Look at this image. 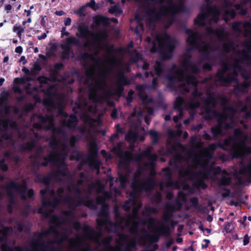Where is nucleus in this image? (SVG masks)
Masks as SVG:
<instances>
[{
	"instance_id": "obj_24",
	"label": "nucleus",
	"mask_w": 251,
	"mask_h": 251,
	"mask_svg": "<svg viewBox=\"0 0 251 251\" xmlns=\"http://www.w3.org/2000/svg\"><path fill=\"white\" fill-rule=\"evenodd\" d=\"M34 175L35 176V182L43 184L46 186L49 185L52 180L51 176L52 174L49 173L47 176L44 177H41L39 173L37 172L34 173Z\"/></svg>"
},
{
	"instance_id": "obj_61",
	"label": "nucleus",
	"mask_w": 251,
	"mask_h": 251,
	"mask_svg": "<svg viewBox=\"0 0 251 251\" xmlns=\"http://www.w3.org/2000/svg\"><path fill=\"white\" fill-rule=\"evenodd\" d=\"M225 73H224V72L221 69L218 70L215 74V77L217 78V81L221 82L225 77Z\"/></svg>"
},
{
	"instance_id": "obj_5",
	"label": "nucleus",
	"mask_w": 251,
	"mask_h": 251,
	"mask_svg": "<svg viewBox=\"0 0 251 251\" xmlns=\"http://www.w3.org/2000/svg\"><path fill=\"white\" fill-rule=\"evenodd\" d=\"M77 31L78 33L76 34L77 37H80L82 39H88L89 37H92L91 41L93 45H99L102 41L106 40L108 37L106 33L104 31L95 33L90 30L88 25L84 23L78 25Z\"/></svg>"
},
{
	"instance_id": "obj_37",
	"label": "nucleus",
	"mask_w": 251,
	"mask_h": 251,
	"mask_svg": "<svg viewBox=\"0 0 251 251\" xmlns=\"http://www.w3.org/2000/svg\"><path fill=\"white\" fill-rule=\"evenodd\" d=\"M211 50V47L208 44H205L204 46L202 47L201 52L203 56V59L204 60H209V54Z\"/></svg>"
},
{
	"instance_id": "obj_42",
	"label": "nucleus",
	"mask_w": 251,
	"mask_h": 251,
	"mask_svg": "<svg viewBox=\"0 0 251 251\" xmlns=\"http://www.w3.org/2000/svg\"><path fill=\"white\" fill-rule=\"evenodd\" d=\"M233 82L238 83V78H236L235 77H232V75L231 74H228L226 76H225V77L223 78V79L222 80L221 82L226 84L229 85L231 84Z\"/></svg>"
},
{
	"instance_id": "obj_39",
	"label": "nucleus",
	"mask_w": 251,
	"mask_h": 251,
	"mask_svg": "<svg viewBox=\"0 0 251 251\" xmlns=\"http://www.w3.org/2000/svg\"><path fill=\"white\" fill-rule=\"evenodd\" d=\"M94 22L97 25H99L100 24H102L103 25H108L109 18L102 15H97L94 19Z\"/></svg>"
},
{
	"instance_id": "obj_19",
	"label": "nucleus",
	"mask_w": 251,
	"mask_h": 251,
	"mask_svg": "<svg viewBox=\"0 0 251 251\" xmlns=\"http://www.w3.org/2000/svg\"><path fill=\"white\" fill-rule=\"evenodd\" d=\"M155 174H153L152 177H150L141 183H137L139 188L143 191L149 192L151 191L156 185V180L154 177Z\"/></svg>"
},
{
	"instance_id": "obj_14",
	"label": "nucleus",
	"mask_w": 251,
	"mask_h": 251,
	"mask_svg": "<svg viewBox=\"0 0 251 251\" xmlns=\"http://www.w3.org/2000/svg\"><path fill=\"white\" fill-rule=\"evenodd\" d=\"M111 151L117 156L121 158L123 160L124 164L127 165L133 162L134 154L129 151H126L123 153L122 149H119L116 147H113Z\"/></svg>"
},
{
	"instance_id": "obj_41",
	"label": "nucleus",
	"mask_w": 251,
	"mask_h": 251,
	"mask_svg": "<svg viewBox=\"0 0 251 251\" xmlns=\"http://www.w3.org/2000/svg\"><path fill=\"white\" fill-rule=\"evenodd\" d=\"M168 74L171 73L177 75L182 74L184 71L181 67H178L176 64H173L171 68L168 70Z\"/></svg>"
},
{
	"instance_id": "obj_31",
	"label": "nucleus",
	"mask_w": 251,
	"mask_h": 251,
	"mask_svg": "<svg viewBox=\"0 0 251 251\" xmlns=\"http://www.w3.org/2000/svg\"><path fill=\"white\" fill-rule=\"evenodd\" d=\"M113 238L110 235L105 237L101 241L102 245L104 246V248L100 251H109V249H114V247L111 245V242Z\"/></svg>"
},
{
	"instance_id": "obj_17",
	"label": "nucleus",
	"mask_w": 251,
	"mask_h": 251,
	"mask_svg": "<svg viewBox=\"0 0 251 251\" xmlns=\"http://www.w3.org/2000/svg\"><path fill=\"white\" fill-rule=\"evenodd\" d=\"M74 228L77 230H80L82 229L84 231L86 232V233L85 236L87 239H92V234L95 233L98 237H100L101 235L100 231L99 232H96L95 231L92 230L91 227L89 225H84L82 227L81 225L80 222L76 221L73 224Z\"/></svg>"
},
{
	"instance_id": "obj_11",
	"label": "nucleus",
	"mask_w": 251,
	"mask_h": 251,
	"mask_svg": "<svg viewBox=\"0 0 251 251\" xmlns=\"http://www.w3.org/2000/svg\"><path fill=\"white\" fill-rule=\"evenodd\" d=\"M185 33L188 35L186 41V43L190 47V48L187 49V51H190L194 49H199V39L200 37L199 33L197 31H193L189 28H186Z\"/></svg>"
},
{
	"instance_id": "obj_54",
	"label": "nucleus",
	"mask_w": 251,
	"mask_h": 251,
	"mask_svg": "<svg viewBox=\"0 0 251 251\" xmlns=\"http://www.w3.org/2000/svg\"><path fill=\"white\" fill-rule=\"evenodd\" d=\"M139 137V134L137 132H131L128 133L126 136V139L129 141L135 142L137 140Z\"/></svg>"
},
{
	"instance_id": "obj_53",
	"label": "nucleus",
	"mask_w": 251,
	"mask_h": 251,
	"mask_svg": "<svg viewBox=\"0 0 251 251\" xmlns=\"http://www.w3.org/2000/svg\"><path fill=\"white\" fill-rule=\"evenodd\" d=\"M38 120L41 122V124H46L49 122L50 120H51L52 118V115H46L45 116H43L41 114H39L37 117Z\"/></svg>"
},
{
	"instance_id": "obj_49",
	"label": "nucleus",
	"mask_w": 251,
	"mask_h": 251,
	"mask_svg": "<svg viewBox=\"0 0 251 251\" xmlns=\"http://www.w3.org/2000/svg\"><path fill=\"white\" fill-rule=\"evenodd\" d=\"M136 241L135 240H130L126 244L125 248L122 249L123 251H133L136 248Z\"/></svg>"
},
{
	"instance_id": "obj_23",
	"label": "nucleus",
	"mask_w": 251,
	"mask_h": 251,
	"mask_svg": "<svg viewBox=\"0 0 251 251\" xmlns=\"http://www.w3.org/2000/svg\"><path fill=\"white\" fill-rule=\"evenodd\" d=\"M78 124V119L75 114H71L69 115V119L63 121V125L67 127L70 129H75Z\"/></svg>"
},
{
	"instance_id": "obj_47",
	"label": "nucleus",
	"mask_w": 251,
	"mask_h": 251,
	"mask_svg": "<svg viewBox=\"0 0 251 251\" xmlns=\"http://www.w3.org/2000/svg\"><path fill=\"white\" fill-rule=\"evenodd\" d=\"M210 12L212 15L213 20L215 21H218L220 13L218 8L216 6L211 5V7L210 8Z\"/></svg>"
},
{
	"instance_id": "obj_55",
	"label": "nucleus",
	"mask_w": 251,
	"mask_h": 251,
	"mask_svg": "<svg viewBox=\"0 0 251 251\" xmlns=\"http://www.w3.org/2000/svg\"><path fill=\"white\" fill-rule=\"evenodd\" d=\"M25 27H21V26H18L17 25H14L13 28V31L17 33V36L21 38L22 33L24 32Z\"/></svg>"
},
{
	"instance_id": "obj_36",
	"label": "nucleus",
	"mask_w": 251,
	"mask_h": 251,
	"mask_svg": "<svg viewBox=\"0 0 251 251\" xmlns=\"http://www.w3.org/2000/svg\"><path fill=\"white\" fill-rule=\"evenodd\" d=\"M130 55L131 56L130 62L133 63H137L142 58V54L136 50H134L133 51H131Z\"/></svg>"
},
{
	"instance_id": "obj_45",
	"label": "nucleus",
	"mask_w": 251,
	"mask_h": 251,
	"mask_svg": "<svg viewBox=\"0 0 251 251\" xmlns=\"http://www.w3.org/2000/svg\"><path fill=\"white\" fill-rule=\"evenodd\" d=\"M42 70L41 66L39 62H35L31 69V76H36Z\"/></svg>"
},
{
	"instance_id": "obj_44",
	"label": "nucleus",
	"mask_w": 251,
	"mask_h": 251,
	"mask_svg": "<svg viewBox=\"0 0 251 251\" xmlns=\"http://www.w3.org/2000/svg\"><path fill=\"white\" fill-rule=\"evenodd\" d=\"M46 218H50V223L55 224L57 226H58L60 225V221L62 219V217L56 215L51 214L50 213V216L47 217Z\"/></svg>"
},
{
	"instance_id": "obj_13",
	"label": "nucleus",
	"mask_w": 251,
	"mask_h": 251,
	"mask_svg": "<svg viewBox=\"0 0 251 251\" xmlns=\"http://www.w3.org/2000/svg\"><path fill=\"white\" fill-rule=\"evenodd\" d=\"M7 190V195L9 198L14 197V195L12 190H14L20 194L25 193L27 190V186L25 185H21L14 181H12L8 185L4 186Z\"/></svg>"
},
{
	"instance_id": "obj_50",
	"label": "nucleus",
	"mask_w": 251,
	"mask_h": 251,
	"mask_svg": "<svg viewBox=\"0 0 251 251\" xmlns=\"http://www.w3.org/2000/svg\"><path fill=\"white\" fill-rule=\"evenodd\" d=\"M84 205L90 209H96L97 208V205L94 201L89 197L84 200Z\"/></svg>"
},
{
	"instance_id": "obj_60",
	"label": "nucleus",
	"mask_w": 251,
	"mask_h": 251,
	"mask_svg": "<svg viewBox=\"0 0 251 251\" xmlns=\"http://www.w3.org/2000/svg\"><path fill=\"white\" fill-rule=\"evenodd\" d=\"M119 240L117 241V243L120 244V242H125L128 241L129 236L125 233H121L118 235Z\"/></svg>"
},
{
	"instance_id": "obj_40",
	"label": "nucleus",
	"mask_w": 251,
	"mask_h": 251,
	"mask_svg": "<svg viewBox=\"0 0 251 251\" xmlns=\"http://www.w3.org/2000/svg\"><path fill=\"white\" fill-rule=\"evenodd\" d=\"M223 126L219 125L218 124L217 125L213 126L211 128V132L212 133L214 138L217 137L219 135L222 134Z\"/></svg>"
},
{
	"instance_id": "obj_35",
	"label": "nucleus",
	"mask_w": 251,
	"mask_h": 251,
	"mask_svg": "<svg viewBox=\"0 0 251 251\" xmlns=\"http://www.w3.org/2000/svg\"><path fill=\"white\" fill-rule=\"evenodd\" d=\"M148 134L151 137L152 144H157L159 142L160 138V135L159 133L154 130L151 129L148 131Z\"/></svg>"
},
{
	"instance_id": "obj_7",
	"label": "nucleus",
	"mask_w": 251,
	"mask_h": 251,
	"mask_svg": "<svg viewBox=\"0 0 251 251\" xmlns=\"http://www.w3.org/2000/svg\"><path fill=\"white\" fill-rule=\"evenodd\" d=\"M167 80V86L169 89H173L175 87V84L178 82H182L185 81L187 84H192L196 87L198 82L195 76L192 75H184V73L179 75H175L171 73L167 74L165 76Z\"/></svg>"
},
{
	"instance_id": "obj_34",
	"label": "nucleus",
	"mask_w": 251,
	"mask_h": 251,
	"mask_svg": "<svg viewBox=\"0 0 251 251\" xmlns=\"http://www.w3.org/2000/svg\"><path fill=\"white\" fill-rule=\"evenodd\" d=\"M182 207V203L178 198L176 199L173 204L169 205L168 207L172 212L180 210Z\"/></svg>"
},
{
	"instance_id": "obj_38",
	"label": "nucleus",
	"mask_w": 251,
	"mask_h": 251,
	"mask_svg": "<svg viewBox=\"0 0 251 251\" xmlns=\"http://www.w3.org/2000/svg\"><path fill=\"white\" fill-rule=\"evenodd\" d=\"M112 198V194L107 191H104L102 196H99L96 198V200L98 203H102L106 200L111 199Z\"/></svg>"
},
{
	"instance_id": "obj_58",
	"label": "nucleus",
	"mask_w": 251,
	"mask_h": 251,
	"mask_svg": "<svg viewBox=\"0 0 251 251\" xmlns=\"http://www.w3.org/2000/svg\"><path fill=\"white\" fill-rule=\"evenodd\" d=\"M130 232L131 234H138L139 232V225L136 221H133L130 228Z\"/></svg>"
},
{
	"instance_id": "obj_6",
	"label": "nucleus",
	"mask_w": 251,
	"mask_h": 251,
	"mask_svg": "<svg viewBox=\"0 0 251 251\" xmlns=\"http://www.w3.org/2000/svg\"><path fill=\"white\" fill-rule=\"evenodd\" d=\"M219 100L221 101V104L223 105L228 102V99L225 96L219 95L215 97L211 93L207 94V97L203 101V109L205 114L208 115L205 118L206 119L211 120L212 117L210 116V114L215 115L216 111L212 108L217 106Z\"/></svg>"
},
{
	"instance_id": "obj_30",
	"label": "nucleus",
	"mask_w": 251,
	"mask_h": 251,
	"mask_svg": "<svg viewBox=\"0 0 251 251\" xmlns=\"http://www.w3.org/2000/svg\"><path fill=\"white\" fill-rule=\"evenodd\" d=\"M226 38L225 41H226V42L224 43L222 46V50L226 53H228L232 50H234V42L230 39H227Z\"/></svg>"
},
{
	"instance_id": "obj_29",
	"label": "nucleus",
	"mask_w": 251,
	"mask_h": 251,
	"mask_svg": "<svg viewBox=\"0 0 251 251\" xmlns=\"http://www.w3.org/2000/svg\"><path fill=\"white\" fill-rule=\"evenodd\" d=\"M11 122V120L9 118H6L1 120L2 129L3 131L5 132L2 137L6 140H8L10 138V135L7 133V131L9 129V125Z\"/></svg>"
},
{
	"instance_id": "obj_3",
	"label": "nucleus",
	"mask_w": 251,
	"mask_h": 251,
	"mask_svg": "<svg viewBox=\"0 0 251 251\" xmlns=\"http://www.w3.org/2000/svg\"><path fill=\"white\" fill-rule=\"evenodd\" d=\"M218 147L224 151H229L233 158L243 156L244 151L251 149L246 145L244 141L236 142L231 136L225 138L222 143H219Z\"/></svg>"
},
{
	"instance_id": "obj_52",
	"label": "nucleus",
	"mask_w": 251,
	"mask_h": 251,
	"mask_svg": "<svg viewBox=\"0 0 251 251\" xmlns=\"http://www.w3.org/2000/svg\"><path fill=\"white\" fill-rule=\"evenodd\" d=\"M158 210L157 208L152 206L145 207L144 211L142 212L143 215H145L146 213L147 215L150 214H157Z\"/></svg>"
},
{
	"instance_id": "obj_46",
	"label": "nucleus",
	"mask_w": 251,
	"mask_h": 251,
	"mask_svg": "<svg viewBox=\"0 0 251 251\" xmlns=\"http://www.w3.org/2000/svg\"><path fill=\"white\" fill-rule=\"evenodd\" d=\"M206 18V13H200L198 14L197 18L194 20V24L199 26L201 25V24L205 20Z\"/></svg>"
},
{
	"instance_id": "obj_56",
	"label": "nucleus",
	"mask_w": 251,
	"mask_h": 251,
	"mask_svg": "<svg viewBox=\"0 0 251 251\" xmlns=\"http://www.w3.org/2000/svg\"><path fill=\"white\" fill-rule=\"evenodd\" d=\"M229 117V115L226 113L221 114L217 120L218 124L223 126L224 122Z\"/></svg>"
},
{
	"instance_id": "obj_21",
	"label": "nucleus",
	"mask_w": 251,
	"mask_h": 251,
	"mask_svg": "<svg viewBox=\"0 0 251 251\" xmlns=\"http://www.w3.org/2000/svg\"><path fill=\"white\" fill-rule=\"evenodd\" d=\"M79 46L80 41L79 40L74 36H70L66 38V43L64 45H61V48L63 49V50L71 52L72 50L71 46Z\"/></svg>"
},
{
	"instance_id": "obj_48",
	"label": "nucleus",
	"mask_w": 251,
	"mask_h": 251,
	"mask_svg": "<svg viewBox=\"0 0 251 251\" xmlns=\"http://www.w3.org/2000/svg\"><path fill=\"white\" fill-rule=\"evenodd\" d=\"M35 146L34 141L32 140L30 142H27L25 144H22L21 148L24 151H30L35 147Z\"/></svg>"
},
{
	"instance_id": "obj_18",
	"label": "nucleus",
	"mask_w": 251,
	"mask_h": 251,
	"mask_svg": "<svg viewBox=\"0 0 251 251\" xmlns=\"http://www.w3.org/2000/svg\"><path fill=\"white\" fill-rule=\"evenodd\" d=\"M184 59L181 64V67L185 69H190L193 73L197 74L199 72L196 64L191 61L192 55L190 54L185 53L183 55Z\"/></svg>"
},
{
	"instance_id": "obj_12",
	"label": "nucleus",
	"mask_w": 251,
	"mask_h": 251,
	"mask_svg": "<svg viewBox=\"0 0 251 251\" xmlns=\"http://www.w3.org/2000/svg\"><path fill=\"white\" fill-rule=\"evenodd\" d=\"M38 236L37 241H33L31 247L33 250L37 251H45L46 248L47 247L45 244V241L42 240L44 237H47L50 234V231L46 230L37 233Z\"/></svg>"
},
{
	"instance_id": "obj_9",
	"label": "nucleus",
	"mask_w": 251,
	"mask_h": 251,
	"mask_svg": "<svg viewBox=\"0 0 251 251\" xmlns=\"http://www.w3.org/2000/svg\"><path fill=\"white\" fill-rule=\"evenodd\" d=\"M99 150L97 143L95 142H91L89 144V159L88 160L90 167L100 172L101 162L96 158L98 155Z\"/></svg>"
},
{
	"instance_id": "obj_20",
	"label": "nucleus",
	"mask_w": 251,
	"mask_h": 251,
	"mask_svg": "<svg viewBox=\"0 0 251 251\" xmlns=\"http://www.w3.org/2000/svg\"><path fill=\"white\" fill-rule=\"evenodd\" d=\"M207 34L216 35L219 40L221 41L225 40L226 38L228 37V34L224 28H216L213 29L209 26L206 28Z\"/></svg>"
},
{
	"instance_id": "obj_4",
	"label": "nucleus",
	"mask_w": 251,
	"mask_h": 251,
	"mask_svg": "<svg viewBox=\"0 0 251 251\" xmlns=\"http://www.w3.org/2000/svg\"><path fill=\"white\" fill-rule=\"evenodd\" d=\"M141 223L143 225H148L151 228L153 232L152 235H148V239L151 243L158 242L160 236H168L171 233L170 228L168 225L162 224L159 227L155 226L156 220L155 218L150 217L141 219Z\"/></svg>"
},
{
	"instance_id": "obj_32",
	"label": "nucleus",
	"mask_w": 251,
	"mask_h": 251,
	"mask_svg": "<svg viewBox=\"0 0 251 251\" xmlns=\"http://www.w3.org/2000/svg\"><path fill=\"white\" fill-rule=\"evenodd\" d=\"M237 83V85L234 87V90L241 93H244L251 85V82L249 81H244L242 83L238 82Z\"/></svg>"
},
{
	"instance_id": "obj_15",
	"label": "nucleus",
	"mask_w": 251,
	"mask_h": 251,
	"mask_svg": "<svg viewBox=\"0 0 251 251\" xmlns=\"http://www.w3.org/2000/svg\"><path fill=\"white\" fill-rule=\"evenodd\" d=\"M237 53L241 55V57L239 58L235 59V63L232 65L234 70L242 71L243 70L242 66L238 63H243L244 61H246L248 63L251 62V55L245 50H238Z\"/></svg>"
},
{
	"instance_id": "obj_1",
	"label": "nucleus",
	"mask_w": 251,
	"mask_h": 251,
	"mask_svg": "<svg viewBox=\"0 0 251 251\" xmlns=\"http://www.w3.org/2000/svg\"><path fill=\"white\" fill-rule=\"evenodd\" d=\"M145 40L148 43H152L150 52L152 53H159L162 60H168L173 58L176 41L170 35L166 34L164 38L157 35L152 41L150 37L147 36Z\"/></svg>"
},
{
	"instance_id": "obj_63",
	"label": "nucleus",
	"mask_w": 251,
	"mask_h": 251,
	"mask_svg": "<svg viewBox=\"0 0 251 251\" xmlns=\"http://www.w3.org/2000/svg\"><path fill=\"white\" fill-rule=\"evenodd\" d=\"M85 6H88L94 10H97L99 9L98 5L96 3L94 0H91L89 2L87 3Z\"/></svg>"
},
{
	"instance_id": "obj_10",
	"label": "nucleus",
	"mask_w": 251,
	"mask_h": 251,
	"mask_svg": "<svg viewBox=\"0 0 251 251\" xmlns=\"http://www.w3.org/2000/svg\"><path fill=\"white\" fill-rule=\"evenodd\" d=\"M151 147H148L147 149L143 151L141 153H138L134 154L133 162H140L142 159L143 157H145L148 158L149 162L147 163L146 165L149 166L151 168H154L155 162L156 161L158 156L156 153H151Z\"/></svg>"
},
{
	"instance_id": "obj_27",
	"label": "nucleus",
	"mask_w": 251,
	"mask_h": 251,
	"mask_svg": "<svg viewBox=\"0 0 251 251\" xmlns=\"http://www.w3.org/2000/svg\"><path fill=\"white\" fill-rule=\"evenodd\" d=\"M54 154V152H51L47 156L44 157V161L42 163L40 164L38 162H36L35 161H33L32 162V164L35 166H38L47 167L48 166L50 163H53V158L51 157V155H53Z\"/></svg>"
},
{
	"instance_id": "obj_28",
	"label": "nucleus",
	"mask_w": 251,
	"mask_h": 251,
	"mask_svg": "<svg viewBox=\"0 0 251 251\" xmlns=\"http://www.w3.org/2000/svg\"><path fill=\"white\" fill-rule=\"evenodd\" d=\"M162 172L164 173V176L167 179V184L168 186H172L174 184L173 180V172L170 168L167 167L162 169Z\"/></svg>"
},
{
	"instance_id": "obj_2",
	"label": "nucleus",
	"mask_w": 251,
	"mask_h": 251,
	"mask_svg": "<svg viewBox=\"0 0 251 251\" xmlns=\"http://www.w3.org/2000/svg\"><path fill=\"white\" fill-rule=\"evenodd\" d=\"M223 173L221 168L220 166L216 167H204L202 170L198 172H193L190 168H182L178 172L179 176L181 177H185L186 179H193L195 181L193 186L197 189L201 188L206 189L207 185L205 182V180L207 178V176L213 173L214 175H218Z\"/></svg>"
},
{
	"instance_id": "obj_26",
	"label": "nucleus",
	"mask_w": 251,
	"mask_h": 251,
	"mask_svg": "<svg viewBox=\"0 0 251 251\" xmlns=\"http://www.w3.org/2000/svg\"><path fill=\"white\" fill-rule=\"evenodd\" d=\"M130 171L127 170V172L125 173H119L118 178L120 183V186L123 188H125L126 185L128 183V176Z\"/></svg>"
},
{
	"instance_id": "obj_64",
	"label": "nucleus",
	"mask_w": 251,
	"mask_h": 251,
	"mask_svg": "<svg viewBox=\"0 0 251 251\" xmlns=\"http://www.w3.org/2000/svg\"><path fill=\"white\" fill-rule=\"evenodd\" d=\"M61 202V200L57 197L54 198L52 201H50V206L55 208Z\"/></svg>"
},
{
	"instance_id": "obj_22",
	"label": "nucleus",
	"mask_w": 251,
	"mask_h": 251,
	"mask_svg": "<svg viewBox=\"0 0 251 251\" xmlns=\"http://www.w3.org/2000/svg\"><path fill=\"white\" fill-rule=\"evenodd\" d=\"M155 71V74L151 71H150V75L154 78V75L158 76H161L165 72V64L161 61H156L153 66Z\"/></svg>"
},
{
	"instance_id": "obj_59",
	"label": "nucleus",
	"mask_w": 251,
	"mask_h": 251,
	"mask_svg": "<svg viewBox=\"0 0 251 251\" xmlns=\"http://www.w3.org/2000/svg\"><path fill=\"white\" fill-rule=\"evenodd\" d=\"M200 102L195 99L192 100L189 103V107L192 109L198 108L200 106Z\"/></svg>"
},
{
	"instance_id": "obj_8",
	"label": "nucleus",
	"mask_w": 251,
	"mask_h": 251,
	"mask_svg": "<svg viewBox=\"0 0 251 251\" xmlns=\"http://www.w3.org/2000/svg\"><path fill=\"white\" fill-rule=\"evenodd\" d=\"M98 218L96 220L97 224L100 227V230L101 231V227L105 226L106 230L109 231V228L108 226L112 228L116 229L118 226L117 222L111 221L109 218L108 205L107 204L103 203L102 205L101 209L99 212Z\"/></svg>"
},
{
	"instance_id": "obj_62",
	"label": "nucleus",
	"mask_w": 251,
	"mask_h": 251,
	"mask_svg": "<svg viewBox=\"0 0 251 251\" xmlns=\"http://www.w3.org/2000/svg\"><path fill=\"white\" fill-rule=\"evenodd\" d=\"M211 7V4L206 3V4H203L200 7V10L201 11V13H206V15L207 16V13L208 11L210 10V8Z\"/></svg>"
},
{
	"instance_id": "obj_57",
	"label": "nucleus",
	"mask_w": 251,
	"mask_h": 251,
	"mask_svg": "<svg viewBox=\"0 0 251 251\" xmlns=\"http://www.w3.org/2000/svg\"><path fill=\"white\" fill-rule=\"evenodd\" d=\"M9 96V93L7 91H3L1 93L0 97V105H2L6 103L8 100V97Z\"/></svg>"
},
{
	"instance_id": "obj_25",
	"label": "nucleus",
	"mask_w": 251,
	"mask_h": 251,
	"mask_svg": "<svg viewBox=\"0 0 251 251\" xmlns=\"http://www.w3.org/2000/svg\"><path fill=\"white\" fill-rule=\"evenodd\" d=\"M131 81L127 78L124 72H120L117 75V85L121 87H124L126 85H129Z\"/></svg>"
},
{
	"instance_id": "obj_51",
	"label": "nucleus",
	"mask_w": 251,
	"mask_h": 251,
	"mask_svg": "<svg viewBox=\"0 0 251 251\" xmlns=\"http://www.w3.org/2000/svg\"><path fill=\"white\" fill-rule=\"evenodd\" d=\"M184 99L183 97H177L174 102V109H181V108H182V105L184 103Z\"/></svg>"
},
{
	"instance_id": "obj_16",
	"label": "nucleus",
	"mask_w": 251,
	"mask_h": 251,
	"mask_svg": "<svg viewBox=\"0 0 251 251\" xmlns=\"http://www.w3.org/2000/svg\"><path fill=\"white\" fill-rule=\"evenodd\" d=\"M141 192L142 191L139 188L138 184L134 181L132 184V190L129 193V196L133 200L132 201L130 199H128L124 203V207L126 211L129 210L131 205H132L135 202V200L137 197V193Z\"/></svg>"
},
{
	"instance_id": "obj_33",
	"label": "nucleus",
	"mask_w": 251,
	"mask_h": 251,
	"mask_svg": "<svg viewBox=\"0 0 251 251\" xmlns=\"http://www.w3.org/2000/svg\"><path fill=\"white\" fill-rule=\"evenodd\" d=\"M172 89L179 92L181 95H185L190 92L189 87L184 83L179 84L177 86L175 85V87Z\"/></svg>"
},
{
	"instance_id": "obj_43",
	"label": "nucleus",
	"mask_w": 251,
	"mask_h": 251,
	"mask_svg": "<svg viewBox=\"0 0 251 251\" xmlns=\"http://www.w3.org/2000/svg\"><path fill=\"white\" fill-rule=\"evenodd\" d=\"M231 183V178L229 177L222 176L218 181V186L220 188L222 186H226L230 185Z\"/></svg>"
}]
</instances>
